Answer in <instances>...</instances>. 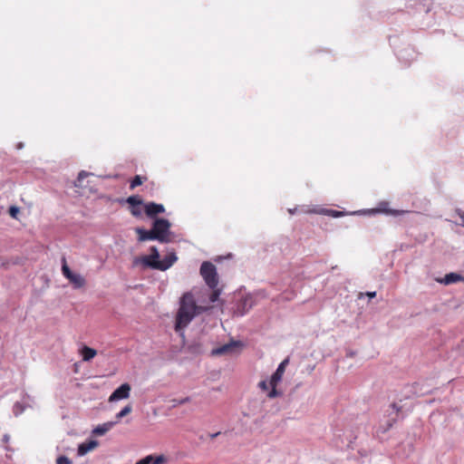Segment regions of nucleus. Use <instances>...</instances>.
I'll list each match as a JSON object with an SVG mask.
<instances>
[{
	"label": "nucleus",
	"instance_id": "13",
	"mask_svg": "<svg viewBox=\"0 0 464 464\" xmlns=\"http://www.w3.org/2000/svg\"><path fill=\"white\" fill-rule=\"evenodd\" d=\"M98 446V442L95 440H90L88 442H84L79 445L78 447V454L82 456L92 450Z\"/></svg>",
	"mask_w": 464,
	"mask_h": 464
},
{
	"label": "nucleus",
	"instance_id": "18",
	"mask_svg": "<svg viewBox=\"0 0 464 464\" xmlns=\"http://www.w3.org/2000/svg\"><path fill=\"white\" fill-rule=\"evenodd\" d=\"M63 266H62V272H63V275L64 276L65 278H70L72 276V275L73 274L71 269L69 268V266H67V262H66V259L65 257H63Z\"/></svg>",
	"mask_w": 464,
	"mask_h": 464
},
{
	"label": "nucleus",
	"instance_id": "25",
	"mask_svg": "<svg viewBox=\"0 0 464 464\" xmlns=\"http://www.w3.org/2000/svg\"><path fill=\"white\" fill-rule=\"evenodd\" d=\"M88 175H89V174H88L86 171H84V170L81 171V172L79 173V175H78L77 180H76V182H75V186H80V185H81V181H82L84 178H86Z\"/></svg>",
	"mask_w": 464,
	"mask_h": 464
},
{
	"label": "nucleus",
	"instance_id": "22",
	"mask_svg": "<svg viewBox=\"0 0 464 464\" xmlns=\"http://www.w3.org/2000/svg\"><path fill=\"white\" fill-rule=\"evenodd\" d=\"M382 211L384 213L392 215V216H401L407 212L405 210H396V209H391V208L383 209Z\"/></svg>",
	"mask_w": 464,
	"mask_h": 464
},
{
	"label": "nucleus",
	"instance_id": "14",
	"mask_svg": "<svg viewBox=\"0 0 464 464\" xmlns=\"http://www.w3.org/2000/svg\"><path fill=\"white\" fill-rule=\"evenodd\" d=\"M68 280L74 288H81L85 285V279L79 274L73 273Z\"/></svg>",
	"mask_w": 464,
	"mask_h": 464
},
{
	"label": "nucleus",
	"instance_id": "24",
	"mask_svg": "<svg viewBox=\"0 0 464 464\" xmlns=\"http://www.w3.org/2000/svg\"><path fill=\"white\" fill-rule=\"evenodd\" d=\"M56 464H72V460L66 456H59L56 459Z\"/></svg>",
	"mask_w": 464,
	"mask_h": 464
},
{
	"label": "nucleus",
	"instance_id": "3",
	"mask_svg": "<svg viewBox=\"0 0 464 464\" xmlns=\"http://www.w3.org/2000/svg\"><path fill=\"white\" fill-rule=\"evenodd\" d=\"M200 275L205 283L210 289H214L218 285V276L216 266L209 261H204L200 266Z\"/></svg>",
	"mask_w": 464,
	"mask_h": 464
},
{
	"label": "nucleus",
	"instance_id": "7",
	"mask_svg": "<svg viewBox=\"0 0 464 464\" xmlns=\"http://www.w3.org/2000/svg\"><path fill=\"white\" fill-rule=\"evenodd\" d=\"M177 256L175 253L167 255L162 260H159L158 263L152 265L153 269L166 271L177 261Z\"/></svg>",
	"mask_w": 464,
	"mask_h": 464
},
{
	"label": "nucleus",
	"instance_id": "21",
	"mask_svg": "<svg viewBox=\"0 0 464 464\" xmlns=\"http://www.w3.org/2000/svg\"><path fill=\"white\" fill-rule=\"evenodd\" d=\"M142 183H143V179H142L140 176L137 175V176H135V177H134V179L131 180L130 185V188L131 189H133V188H135L136 187L140 186Z\"/></svg>",
	"mask_w": 464,
	"mask_h": 464
},
{
	"label": "nucleus",
	"instance_id": "26",
	"mask_svg": "<svg viewBox=\"0 0 464 464\" xmlns=\"http://www.w3.org/2000/svg\"><path fill=\"white\" fill-rule=\"evenodd\" d=\"M8 212L12 218H16L17 214L19 213V208L17 207L12 206L9 208Z\"/></svg>",
	"mask_w": 464,
	"mask_h": 464
},
{
	"label": "nucleus",
	"instance_id": "16",
	"mask_svg": "<svg viewBox=\"0 0 464 464\" xmlns=\"http://www.w3.org/2000/svg\"><path fill=\"white\" fill-rule=\"evenodd\" d=\"M145 458L150 459L149 464H165L168 460L164 455H148Z\"/></svg>",
	"mask_w": 464,
	"mask_h": 464
},
{
	"label": "nucleus",
	"instance_id": "2",
	"mask_svg": "<svg viewBox=\"0 0 464 464\" xmlns=\"http://www.w3.org/2000/svg\"><path fill=\"white\" fill-rule=\"evenodd\" d=\"M289 362V359H285L277 367L276 371L272 374L269 385L271 386V390L267 393V397L269 399H274L276 397H280L282 392L277 391L276 386L282 381L283 375L285 372V368Z\"/></svg>",
	"mask_w": 464,
	"mask_h": 464
},
{
	"label": "nucleus",
	"instance_id": "11",
	"mask_svg": "<svg viewBox=\"0 0 464 464\" xmlns=\"http://www.w3.org/2000/svg\"><path fill=\"white\" fill-rule=\"evenodd\" d=\"M135 232L137 233L139 241H146V240H158V235L155 234L153 228L150 230H146L141 227L135 228Z\"/></svg>",
	"mask_w": 464,
	"mask_h": 464
},
{
	"label": "nucleus",
	"instance_id": "19",
	"mask_svg": "<svg viewBox=\"0 0 464 464\" xmlns=\"http://www.w3.org/2000/svg\"><path fill=\"white\" fill-rule=\"evenodd\" d=\"M131 411H132V407L130 404H128L120 412L117 413L116 418L121 419V418L125 417L126 415H128L129 413H130Z\"/></svg>",
	"mask_w": 464,
	"mask_h": 464
},
{
	"label": "nucleus",
	"instance_id": "5",
	"mask_svg": "<svg viewBox=\"0 0 464 464\" xmlns=\"http://www.w3.org/2000/svg\"><path fill=\"white\" fill-rule=\"evenodd\" d=\"M160 254L156 246L150 247V255L143 256L134 261V265L141 263L144 266L152 268V265L159 262Z\"/></svg>",
	"mask_w": 464,
	"mask_h": 464
},
{
	"label": "nucleus",
	"instance_id": "10",
	"mask_svg": "<svg viewBox=\"0 0 464 464\" xmlns=\"http://www.w3.org/2000/svg\"><path fill=\"white\" fill-rule=\"evenodd\" d=\"M144 211H145V214L149 218H152L156 217L159 214L164 213L165 212V208L161 204H158V203H155V202H149V203L144 205Z\"/></svg>",
	"mask_w": 464,
	"mask_h": 464
},
{
	"label": "nucleus",
	"instance_id": "4",
	"mask_svg": "<svg viewBox=\"0 0 464 464\" xmlns=\"http://www.w3.org/2000/svg\"><path fill=\"white\" fill-rule=\"evenodd\" d=\"M152 228L158 235V241L160 243H169L170 241V223L165 218H156L153 222Z\"/></svg>",
	"mask_w": 464,
	"mask_h": 464
},
{
	"label": "nucleus",
	"instance_id": "31",
	"mask_svg": "<svg viewBox=\"0 0 464 464\" xmlns=\"http://www.w3.org/2000/svg\"><path fill=\"white\" fill-rule=\"evenodd\" d=\"M188 401H189V398H188V397H186V398L182 399V400L179 401V403H180V404H183V403H186V402H188Z\"/></svg>",
	"mask_w": 464,
	"mask_h": 464
},
{
	"label": "nucleus",
	"instance_id": "29",
	"mask_svg": "<svg viewBox=\"0 0 464 464\" xmlns=\"http://www.w3.org/2000/svg\"><path fill=\"white\" fill-rule=\"evenodd\" d=\"M366 295L369 296L370 298H373L376 296V292H367Z\"/></svg>",
	"mask_w": 464,
	"mask_h": 464
},
{
	"label": "nucleus",
	"instance_id": "1",
	"mask_svg": "<svg viewBox=\"0 0 464 464\" xmlns=\"http://www.w3.org/2000/svg\"><path fill=\"white\" fill-rule=\"evenodd\" d=\"M206 308L197 305L191 293H185L179 301V308L176 315L175 330L179 332L187 327L194 317Z\"/></svg>",
	"mask_w": 464,
	"mask_h": 464
},
{
	"label": "nucleus",
	"instance_id": "30",
	"mask_svg": "<svg viewBox=\"0 0 464 464\" xmlns=\"http://www.w3.org/2000/svg\"><path fill=\"white\" fill-rule=\"evenodd\" d=\"M392 407L396 411V413H398L401 410L400 407H398V405L396 403H392Z\"/></svg>",
	"mask_w": 464,
	"mask_h": 464
},
{
	"label": "nucleus",
	"instance_id": "6",
	"mask_svg": "<svg viewBox=\"0 0 464 464\" xmlns=\"http://www.w3.org/2000/svg\"><path fill=\"white\" fill-rule=\"evenodd\" d=\"M130 385L129 383H123L119 388H117L109 397V401H119L122 399H127L130 397Z\"/></svg>",
	"mask_w": 464,
	"mask_h": 464
},
{
	"label": "nucleus",
	"instance_id": "17",
	"mask_svg": "<svg viewBox=\"0 0 464 464\" xmlns=\"http://www.w3.org/2000/svg\"><path fill=\"white\" fill-rule=\"evenodd\" d=\"M111 426H112L111 422L103 423L102 425H99L98 427H96L93 430V433L95 435L102 436V435L105 434L107 431H109L110 429L111 428Z\"/></svg>",
	"mask_w": 464,
	"mask_h": 464
},
{
	"label": "nucleus",
	"instance_id": "23",
	"mask_svg": "<svg viewBox=\"0 0 464 464\" xmlns=\"http://www.w3.org/2000/svg\"><path fill=\"white\" fill-rule=\"evenodd\" d=\"M323 213L332 216L334 218H339L343 216V212L334 209H325L323 211Z\"/></svg>",
	"mask_w": 464,
	"mask_h": 464
},
{
	"label": "nucleus",
	"instance_id": "20",
	"mask_svg": "<svg viewBox=\"0 0 464 464\" xmlns=\"http://www.w3.org/2000/svg\"><path fill=\"white\" fill-rule=\"evenodd\" d=\"M220 295V289L218 288V286L214 289H212L211 294L209 295V302L215 303L218 300V297Z\"/></svg>",
	"mask_w": 464,
	"mask_h": 464
},
{
	"label": "nucleus",
	"instance_id": "28",
	"mask_svg": "<svg viewBox=\"0 0 464 464\" xmlns=\"http://www.w3.org/2000/svg\"><path fill=\"white\" fill-rule=\"evenodd\" d=\"M149 459L148 458H143L141 459H140L138 462H136V464H149Z\"/></svg>",
	"mask_w": 464,
	"mask_h": 464
},
{
	"label": "nucleus",
	"instance_id": "27",
	"mask_svg": "<svg viewBox=\"0 0 464 464\" xmlns=\"http://www.w3.org/2000/svg\"><path fill=\"white\" fill-rule=\"evenodd\" d=\"M258 387L262 390V391H268V383L266 381H261L259 382L258 383Z\"/></svg>",
	"mask_w": 464,
	"mask_h": 464
},
{
	"label": "nucleus",
	"instance_id": "32",
	"mask_svg": "<svg viewBox=\"0 0 464 464\" xmlns=\"http://www.w3.org/2000/svg\"><path fill=\"white\" fill-rule=\"evenodd\" d=\"M462 282H464V276H462Z\"/></svg>",
	"mask_w": 464,
	"mask_h": 464
},
{
	"label": "nucleus",
	"instance_id": "8",
	"mask_svg": "<svg viewBox=\"0 0 464 464\" xmlns=\"http://www.w3.org/2000/svg\"><path fill=\"white\" fill-rule=\"evenodd\" d=\"M126 201L130 205L131 215L140 218L141 216V205L143 204L142 199L139 196H130Z\"/></svg>",
	"mask_w": 464,
	"mask_h": 464
},
{
	"label": "nucleus",
	"instance_id": "15",
	"mask_svg": "<svg viewBox=\"0 0 464 464\" xmlns=\"http://www.w3.org/2000/svg\"><path fill=\"white\" fill-rule=\"evenodd\" d=\"M81 354L82 356V360L87 362L94 358L97 354V352L91 347L83 346L81 350Z\"/></svg>",
	"mask_w": 464,
	"mask_h": 464
},
{
	"label": "nucleus",
	"instance_id": "12",
	"mask_svg": "<svg viewBox=\"0 0 464 464\" xmlns=\"http://www.w3.org/2000/svg\"><path fill=\"white\" fill-rule=\"evenodd\" d=\"M440 284L450 285L459 281H462V276L456 273L447 274L443 278L437 279Z\"/></svg>",
	"mask_w": 464,
	"mask_h": 464
},
{
	"label": "nucleus",
	"instance_id": "9",
	"mask_svg": "<svg viewBox=\"0 0 464 464\" xmlns=\"http://www.w3.org/2000/svg\"><path fill=\"white\" fill-rule=\"evenodd\" d=\"M240 342H230L228 343L223 344L218 348L212 350L211 354L214 356H219L224 354H228L233 353L236 347L240 346Z\"/></svg>",
	"mask_w": 464,
	"mask_h": 464
}]
</instances>
